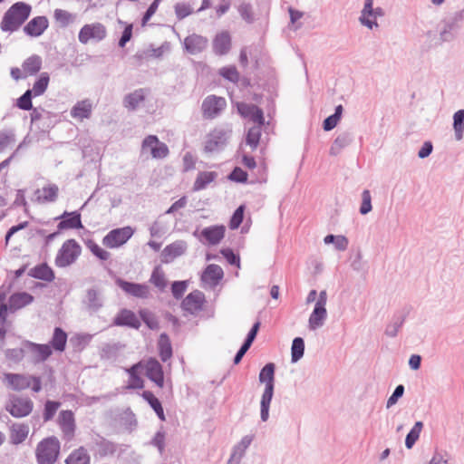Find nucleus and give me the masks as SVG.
I'll use <instances>...</instances> for the list:
<instances>
[{
    "instance_id": "c85d7f7f",
    "label": "nucleus",
    "mask_w": 464,
    "mask_h": 464,
    "mask_svg": "<svg viewBox=\"0 0 464 464\" xmlns=\"http://www.w3.org/2000/svg\"><path fill=\"white\" fill-rule=\"evenodd\" d=\"M5 380L7 382L8 386L15 392H21L31 386L29 376L27 377L22 373L6 372L5 373Z\"/></svg>"
},
{
    "instance_id": "3c124183",
    "label": "nucleus",
    "mask_w": 464,
    "mask_h": 464,
    "mask_svg": "<svg viewBox=\"0 0 464 464\" xmlns=\"http://www.w3.org/2000/svg\"><path fill=\"white\" fill-rule=\"evenodd\" d=\"M324 242L325 245L333 244L338 251H344L347 249L349 241L345 236L328 234L324 237Z\"/></svg>"
},
{
    "instance_id": "2eb2a0df",
    "label": "nucleus",
    "mask_w": 464,
    "mask_h": 464,
    "mask_svg": "<svg viewBox=\"0 0 464 464\" xmlns=\"http://www.w3.org/2000/svg\"><path fill=\"white\" fill-rule=\"evenodd\" d=\"M227 101L223 97L208 95L202 102L203 115L206 119H215L226 108Z\"/></svg>"
},
{
    "instance_id": "a18cd8bd",
    "label": "nucleus",
    "mask_w": 464,
    "mask_h": 464,
    "mask_svg": "<svg viewBox=\"0 0 464 464\" xmlns=\"http://www.w3.org/2000/svg\"><path fill=\"white\" fill-rule=\"evenodd\" d=\"M276 87L277 80L273 71L268 72L267 79L265 81L256 75V88L258 90L266 91L272 95L276 92Z\"/></svg>"
},
{
    "instance_id": "6ab92c4d",
    "label": "nucleus",
    "mask_w": 464,
    "mask_h": 464,
    "mask_svg": "<svg viewBox=\"0 0 464 464\" xmlns=\"http://www.w3.org/2000/svg\"><path fill=\"white\" fill-rule=\"evenodd\" d=\"M146 148L150 150V155L153 159H164L169 153L167 144L160 141L156 135H148L142 140V149Z\"/></svg>"
},
{
    "instance_id": "680f3d73",
    "label": "nucleus",
    "mask_w": 464,
    "mask_h": 464,
    "mask_svg": "<svg viewBox=\"0 0 464 464\" xmlns=\"http://www.w3.org/2000/svg\"><path fill=\"white\" fill-rule=\"evenodd\" d=\"M227 179L232 182L239 184H247L248 173L246 170H244L241 167L236 166L228 173Z\"/></svg>"
},
{
    "instance_id": "864d4df0",
    "label": "nucleus",
    "mask_w": 464,
    "mask_h": 464,
    "mask_svg": "<svg viewBox=\"0 0 464 464\" xmlns=\"http://www.w3.org/2000/svg\"><path fill=\"white\" fill-rule=\"evenodd\" d=\"M150 282L160 291H163L166 288L168 282L160 265L153 268Z\"/></svg>"
},
{
    "instance_id": "c03bdc74",
    "label": "nucleus",
    "mask_w": 464,
    "mask_h": 464,
    "mask_svg": "<svg viewBox=\"0 0 464 464\" xmlns=\"http://www.w3.org/2000/svg\"><path fill=\"white\" fill-rule=\"evenodd\" d=\"M24 71L29 75H36L42 69V58L33 54L25 59L22 64Z\"/></svg>"
},
{
    "instance_id": "49530a36",
    "label": "nucleus",
    "mask_w": 464,
    "mask_h": 464,
    "mask_svg": "<svg viewBox=\"0 0 464 464\" xmlns=\"http://www.w3.org/2000/svg\"><path fill=\"white\" fill-rule=\"evenodd\" d=\"M92 114V104L89 101L78 102L71 111V115L73 118L89 119Z\"/></svg>"
},
{
    "instance_id": "dca6fc26",
    "label": "nucleus",
    "mask_w": 464,
    "mask_h": 464,
    "mask_svg": "<svg viewBox=\"0 0 464 464\" xmlns=\"http://www.w3.org/2000/svg\"><path fill=\"white\" fill-rule=\"evenodd\" d=\"M145 375L159 388L164 387V371L161 363L155 357H149L144 363Z\"/></svg>"
},
{
    "instance_id": "5701e85b",
    "label": "nucleus",
    "mask_w": 464,
    "mask_h": 464,
    "mask_svg": "<svg viewBox=\"0 0 464 464\" xmlns=\"http://www.w3.org/2000/svg\"><path fill=\"white\" fill-rule=\"evenodd\" d=\"M143 361H140L126 369V372L129 374V381L126 389L140 390L144 388V380L140 376V371L143 370Z\"/></svg>"
},
{
    "instance_id": "f03ea898",
    "label": "nucleus",
    "mask_w": 464,
    "mask_h": 464,
    "mask_svg": "<svg viewBox=\"0 0 464 464\" xmlns=\"http://www.w3.org/2000/svg\"><path fill=\"white\" fill-rule=\"evenodd\" d=\"M32 5L19 1L13 4L4 14L0 24L3 32L17 31L30 17Z\"/></svg>"
},
{
    "instance_id": "aec40b11",
    "label": "nucleus",
    "mask_w": 464,
    "mask_h": 464,
    "mask_svg": "<svg viewBox=\"0 0 464 464\" xmlns=\"http://www.w3.org/2000/svg\"><path fill=\"white\" fill-rule=\"evenodd\" d=\"M49 27V20L45 15L33 17L23 28L25 35L33 38L40 37Z\"/></svg>"
},
{
    "instance_id": "1a4fd4ad",
    "label": "nucleus",
    "mask_w": 464,
    "mask_h": 464,
    "mask_svg": "<svg viewBox=\"0 0 464 464\" xmlns=\"http://www.w3.org/2000/svg\"><path fill=\"white\" fill-rule=\"evenodd\" d=\"M207 303L205 294L200 290H193L181 301L180 308L187 314L196 315L204 309Z\"/></svg>"
},
{
    "instance_id": "393cba45",
    "label": "nucleus",
    "mask_w": 464,
    "mask_h": 464,
    "mask_svg": "<svg viewBox=\"0 0 464 464\" xmlns=\"http://www.w3.org/2000/svg\"><path fill=\"white\" fill-rule=\"evenodd\" d=\"M411 310V306L406 305L401 312L395 313L392 316V322L386 326L384 334L392 338L396 337Z\"/></svg>"
},
{
    "instance_id": "8fccbe9b",
    "label": "nucleus",
    "mask_w": 464,
    "mask_h": 464,
    "mask_svg": "<svg viewBox=\"0 0 464 464\" xmlns=\"http://www.w3.org/2000/svg\"><path fill=\"white\" fill-rule=\"evenodd\" d=\"M453 130L455 133V140H461L464 134V109H460L453 114Z\"/></svg>"
},
{
    "instance_id": "774afa93",
    "label": "nucleus",
    "mask_w": 464,
    "mask_h": 464,
    "mask_svg": "<svg viewBox=\"0 0 464 464\" xmlns=\"http://www.w3.org/2000/svg\"><path fill=\"white\" fill-rule=\"evenodd\" d=\"M219 253L223 256V257L227 260V262L234 266H240V256L231 247H223L219 250Z\"/></svg>"
},
{
    "instance_id": "09e8293b",
    "label": "nucleus",
    "mask_w": 464,
    "mask_h": 464,
    "mask_svg": "<svg viewBox=\"0 0 464 464\" xmlns=\"http://www.w3.org/2000/svg\"><path fill=\"white\" fill-rule=\"evenodd\" d=\"M304 340L303 337H295L291 345V362L295 363L299 362L304 354Z\"/></svg>"
},
{
    "instance_id": "de8ad7c7",
    "label": "nucleus",
    "mask_w": 464,
    "mask_h": 464,
    "mask_svg": "<svg viewBox=\"0 0 464 464\" xmlns=\"http://www.w3.org/2000/svg\"><path fill=\"white\" fill-rule=\"evenodd\" d=\"M50 75L46 72H41L34 82L33 88L29 89L37 97L43 95L49 85Z\"/></svg>"
},
{
    "instance_id": "423d86ee",
    "label": "nucleus",
    "mask_w": 464,
    "mask_h": 464,
    "mask_svg": "<svg viewBox=\"0 0 464 464\" xmlns=\"http://www.w3.org/2000/svg\"><path fill=\"white\" fill-rule=\"evenodd\" d=\"M34 409V402L29 397H19L9 394L5 410L14 418H24L30 415Z\"/></svg>"
},
{
    "instance_id": "f257e3e1",
    "label": "nucleus",
    "mask_w": 464,
    "mask_h": 464,
    "mask_svg": "<svg viewBox=\"0 0 464 464\" xmlns=\"http://www.w3.org/2000/svg\"><path fill=\"white\" fill-rule=\"evenodd\" d=\"M276 369L274 362L266 363L260 370L258 381L265 384V389L260 400V419L263 422L269 419V410L275 392Z\"/></svg>"
},
{
    "instance_id": "4c0bfd02",
    "label": "nucleus",
    "mask_w": 464,
    "mask_h": 464,
    "mask_svg": "<svg viewBox=\"0 0 464 464\" xmlns=\"http://www.w3.org/2000/svg\"><path fill=\"white\" fill-rule=\"evenodd\" d=\"M138 317L140 323H143L150 330L157 331L160 329V323L156 314L148 308H140Z\"/></svg>"
},
{
    "instance_id": "9b49d317",
    "label": "nucleus",
    "mask_w": 464,
    "mask_h": 464,
    "mask_svg": "<svg viewBox=\"0 0 464 464\" xmlns=\"http://www.w3.org/2000/svg\"><path fill=\"white\" fill-rule=\"evenodd\" d=\"M53 220H59L57 229L60 233L64 230L83 228L80 210L71 212L64 210L60 216L55 217Z\"/></svg>"
},
{
    "instance_id": "0eeeda50",
    "label": "nucleus",
    "mask_w": 464,
    "mask_h": 464,
    "mask_svg": "<svg viewBox=\"0 0 464 464\" xmlns=\"http://www.w3.org/2000/svg\"><path fill=\"white\" fill-rule=\"evenodd\" d=\"M464 21V8L455 12L451 16L442 20L443 28L440 32L441 43L451 42L457 37L458 31Z\"/></svg>"
},
{
    "instance_id": "4468645a",
    "label": "nucleus",
    "mask_w": 464,
    "mask_h": 464,
    "mask_svg": "<svg viewBox=\"0 0 464 464\" xmlns=\"http://www.w3.org/2000/svg\"><path fill=\"white\" fill-rule=\"evenodd\" d=\"M111 325L139 330L141 323L135 312L128 308H121L113 317Z\"/></svg>"
},
{
    "instance_id": "2f4dec72",
    "label": "nucleus",
    "mask_w": 464,
    "mask_h": 464,
    "mask_svg": "<svg viewBox=\"0 0 464 464\" xmlns=\"http://www.w3.org/2000/svg\"><path fill=\"white\" fill-rule=\"evenodd\" d=\"M354 136L350 130L341 132L334 140L329 153L332 156H337L341 150L348 147L353 141Z\"/></svg>"
},
{
    "instance_id": "58836bf2",
    "label": "nucleus",
    "mask_w": 464,
    "mask_h": 464,
    "mask_svg": "<svg viewBox=\"0 0 464 464\" xmlns=\"http://www.w3.org/2000/svg\"><path fill=\"white\" fill-rule=\"evenodd\" d=\"M218 177L216 171H199L193 184V190L199 191L205 189Z\"/></svg>"
},
{
    "instance_id": "a19ab883",
    "label": "nucleus",
    "mask_w": 464,
    "mask_h": 464,
    "mask_svg": "<svg viewBox=\"0 0 464 464\" xmlns=\"http://www.w3.org/2000/svg\"><path fill=\"white\" fill-rule=\"evenodd\" d=\"M262 126L263 125H254L250 127L246 133L245 142L252 150H256L259 146L262 136Z\"/></svg>"
},
{
    "instance_id": "ea45409f",
    "label": "nucleus",
    "mask_w": 464,
    "mask_h": 464,
    "mask_svg": "<svg viewBox=\"0 0 464 464\" xmlns=\"http://www.w3.org/2000/svg\"><path fill=\"white\" fill-rule=\"evenodd\" d=\"M91 457L87 450L81 446L72 450L65 459V464H90Z\"/></svg>"
},
{
    "instance_id": "603ef678",
    "label": "nucleus",
    "mask_w": 464,
    "mask_h": 464,
    "mask_svg": "<svg viewBox=\"0 0 464 464\" xmlns=\"http://www.w3.org/2000/svg\"><path fill=\"white\" fill-rule=\"evenodd\" d=\"M5 356L6 361L14 362L15 364L20 363L25 356V348L24 345V340L21 342V346L18 348H7L5 351Z\"/></svg>"
},
{
    "instance_id": "20e7f679",
    "label": "nucleus",
    "mask_w": 464,
    "mask_h": 464,
    "mask_svg": "<svg viewBox=\"0 0 464 464\" xmlns=\"http://www.w3.org/2000/svg\"><path fill=\"white\" fill-rule=\"evenodd\" d=\"M232 137V129L215 127L206 136L203 150L207 154L220 152L226 149Z\"/></svg>"
},
{
    "instance_id": "052dcab7",
    "label": "nucleus",
    "mask_w": 464,
    "mask_h": 464,
    "mask_svg": "<svg viewBox=\"0 0 464 464\" xmlns=\"http://www.w3.org/2000/svg\"><path fill=\"white\" fill-rule=\"evenodd\" d=\"M34 97L36 96L28 89L16 99L14 106L23 111H30L34 107L32 100Z\"/></svg>"
},
{
    "instance_id": "473e14b6",
    "label": "nucleus",
    "mask_w": 464,
    "mask_h": 464,
    "mask_svg": "<svg viewBox=\"0 0 464 464\" xmlns=\"http://www.w3.org/2000/svg\"><path fill=\"white\" fill-rule=\"evenodd\" d=\"M59 425L65 435H73L75 431V418L71 410H63L58 416Z\"/></svg>"
},
{
    "instance_id": "cd10ccee",
    "label": "nucleus",
    "mask_w": 464,
    "mask_h": 464,
    "mask_svg": "<svg viewBox=\"0 0 464 464\" xmlns=\"http://www.w3.org/2000/svg\"><path fill=\"white\" fill-rule=\"evenodd\" d=\"M34 300V297L27 292H15L8 298V308L11 310V313H14L17 310L32 304Z\"/></svg>"
},
{
    "instance_id": "6e6d98bb",
    "label": "nucleus",
    "mask_w": 464,
    "mask_h": 464,
    "mask_svg": "<svg viewBox=\"0 0 464 464\" xmlns=\"http://www.w3.org/2000/svg\"><path fill=\"white\" fill-rule=\"evenodd\" d=\"M118 420L121 425L130 430H132L138 425L136 416L130 407L119 414Z\"/></svg>"
},
{
    "instance_id": "79ce46f5",
    "label": "nucleus",
    "mask_w": 464,
    "mask_h": 464,
    "mask_svg": "<svg viewBox=\"0 0 464 464\" xmlns=\"http://www.w3.org/2000/svg\"><path fill=\"white\" fill-rule=\"evenodd\" d=\"M99 440L95 442L98 447V454L101 458L107 457L109 455L112 456L115 454L118 449V444L111 441L100 435H98Z\"/></svg>"
},
{
    "instance_id": "bf43d9fd",
    "label": "nucleus",
    "mask_w": 464,
    "mask_h": 464,
    "mask_svg": "<svg viewBox=\"0 0 464 464\" xmlns=\"http://www.w3.org/2000/svg\"><path fill=\"white\" fill-rule=\"evenodd\" d=\"M218 74L232 83H237L240 80V74L235 65H228L220 68Z\"/></svg>"
},
{
    "instance_id": "e433bc0d",
    "label": "nucleus",
    "mask_w": 464,
    "mask_h": 464,
    "mask_svg": "<svg viewBox=\"0 0 464 464\" xmlns=\"http://www.w3.org/2000/svg\"><path fill=\"white\" fill-rule=\"evenodd\" d=\"M29 426L25 423H14L10 428V440L14 445L22 444L27 438Z\"/></svg>"
},
{
    "instance_id": "5fc2aeb1",
    "label": "nucleus",
    "mask_w": 464,
    "mask_h": 464,
    "mask_svg": "<svg viewBox=\"0 0 464 464\" xmlns=\"http://www.w3.org/2000/svg\"><path fill=\"white\" fill-rule=\"evenodd\" d=\"M423 426V422L418 420L414 423L413 427L407 433L405 438V447L408 450L411 449L419 440Z\"/></svg>"
},
{
    "instance_id": "72a5a7b5",
    "label": "nucleus",
    "mask_w": 464,
    "mask_h": 464,
    "mask_svg": "<svg viewBox=\"0 0 464 464\" xmlns=\"http://www.w3.org/2000/svg\"><path fill=\"white\" fill-rule=\"evenodd\" d=\"M89 311L97 313L103 306V297L99 289L92 287L86 292V300L83 301Z\"/></svg>"
},
{
    "instance_id": "4be33fe9",
    "label": "nucleus",
    "mask_w": 464,
    "mask_h": 464,
    "mask_svg": "<svg viewBox=\"0 0 464 464\" xmlns=\"http://www.w3.org/2000/svg\"><path fill=\"white\" fill-rule=\"evenodd\" d=\"M208 43L207 37L192 34L184 39L183 46L188 53L194 55L202 53L207 48Z\"/></svg>"
},
{
    "instance_id": "a211bd4d",
    "label": "nucleus",
    "mask_w": 464,
    "mask_h": 464,
    "mask_svg": "<svg viewBox=\"0 0 464 464\" xmlns=\"http://www.w3.org/2000/svg\"><path fill=\"white\" fill-rule=\"evenodd\" d=\"M226 227L224 225H212L204 227L201 231V243L207 246H217L225 237Z\"/></svg>"
},
{
    "instance_id": "338daca9",
    "label": "nucleus",
    "mask_w": 464,
    "mask_h": 464,
    "mask_svg": "<svg viewBox=\"0 0 464 464\" xmlns=\"http://www.w3.org/2000/svg\"><path fill=\"white\" fill-rule=\"evenodd\" d=\"M188 286V281L187 280H177L173 281L170 285L172 296L176 300H179L183 297L187 288Z\"/></svg>"
},
{
    "instance_id": "a878e982",
    "label": "nucleus",
    "mask_w": 464,
    "mask_h": 464,
    "mask_svg": "<svg viewBox=\"0 0 464 464\" xmlns=\"http://www.w3.org/2000/svg\"><path fill=\"white\" fill-rule=\"evenodd\" d=\"M224 277V271L221 266L216 264L208 265L203 270L200 280L211 286L218 285Z\"/></svg>"
},
{
    "instance_id": "bb28decb",
    "label": "nucleus",
    "mask_w": 464,
    "mask_h": 464,
    "mask_svg": "<svg viewBox=\"0 0 464 464\" xmlns=\"http://www.w3.org/2000/svg\"><path fill=\"white\" fill-rule=\"evenodd\" d=\"M27 275L30 277L47 283H51L55 279V273L47 262H42L34 266L28 271Z\"/></svg>"
},
{
    "instance_id": "6e6552de",
    "label": "nucleus",
    "mask_w": 464,
    "mask_h": 464,
    "mask_svg": "<svg viewBox=\"0 0 464 464\" xmlns=\"http://www.w3.org/2000/svg\"><path fill=\"white\" fill-rule=\"evenodd\" d=\"M135 233L130 226L113 228L102 238V244L108 248H118L126 244Z\"/></svg>"
},
{
    "instance_id": "7c9ffc66",
    "label": "nucleus",
    "mask_w": 464,
    "mask_h": 464,
    "mask_svg": "<svg viewBox=\"0 0 464 464\" xmlns=\"http://www.w3.org/2000/svg\"><path fill=\"white\" fill-rule=\"evenodd\" d=\"M67 340V333L62 327L55 326L53 329V335L49 343L46 344L50 345L53 351L63 353L66 349Z\"/></svg>"
},
{
    "instance_id": "f3484780",
    "label": "nucleus",
    "mask_w": 464,
    "mask_h": 464,
    "mask_svg": "<svg viewBox=\"0 0 464 464\" xmlns=\"http://www.w3.org/2000/svg\"><path fill=\"white\" fill-rule=\"evenodd\" d=\"M24 345L25 353H31L34 355L32 358L34 363L44 362L53 354L51 346L46 343H37L29 340H24Z\"/></svg>"
},
{
    "instance_id": "0e129e2a",
    "label": "nucleus",
    "mask_w": 464,
    "mask_h": 464,
    "mask_svg": "<svg viewBox=\"0 0 464 464\" xmlns=\"http://www.w3.org/2000/svg\"><path fill=\"white\" fill-rule=\"evenodd\" d=\"M245 209V205H240L235 209L228 222L230 229L235 230L241 226L244 220Z\"/></svg>"
},
{
    "instance_id": "ddd939ff",
    "label": "nucleus",
    "mask_w": 464,
    "mask_h": 464,
    "mask_svg": "<svg viewBox=\"0 0 464 464\" xmlns=\"http://www.w3.org/2000/svg\"><path fill=\"white\" fill-rule=\"evenodd\" d=\"M237 112L243 118L252 121L256 125L265 124L264 111L257 105L238 102L236 103Z\"/></svg>"
},
{
    "instance_id": "e2e57ef3",
    "label": "nucleus",
    "mask_w": 464,
    "mask_h": 464,
    "mask_svg": "<svg viewBox=\"0 0 464 464\" xmlns=\"http://www.w3.org/2000/svg\"><path fill=\"white\" fill-rule=\"evenodd\" d=\"M61 406L58 401L47 400L44 405L43 419L44 422L50 421L53 419L57 410Z\"/></svg>"
},
{
    "instance_id": "f704fd0d",
    "label": "nucleus",
    "mask_w": 464,
    "mask_h": 464,
    "mask_svg": "<svg viewBox=\"0 0 464 464\" xmlns=\"http://www.w3.org/2000/svg\"><path fill=\"white\" fill-rule=\"evenodd\" d=\"M158 352L163 362H168L173 355L170 338L167 333H161L158 339Z\"/></svg>"
},
{
    "instance_id": "39448f33",
    "label": "nucleus",
    "mask_w": 464,
    "mask_h": 464,
    "mask_svg": "<svg viewBox=\"0 0 464 464\" xmlns=\"http://www.w3.org/2000/svg\"><path fill=\"white\" fill-rule=\"evenodd\" d=\"M81 253V245L74 238L67 239L58 250L54 264L60 268L70 266L76 262Z\"/></svg>"
},
{
    "instance_id": "c756f323",
    "label": "nucleus",
    "mask_w": 464,
    "mask_h": 464,
    "mask_svg": "<svg viewBox=\"0 0 464 464\" xmlns=\"http://www.w3.org/2000/svg\"><path fill=\"white\" fill-rule=\"evenodd\" d=\"M384 14L385 12L383 8H374L373 5H372V10H368V12H366L365 9L362 10L359 21L363 26H366L369 29H372L373 27H378L376 18L384 16Z\"/></svg>"
},
{
    "instance_id": "13d9d810",
    "label": "nucleus",
    "mask_w": 464,
    "mask_h": 464,
    "mask_svg": "<svg viewBox=\"0 0 464 464\" xmlns=\"http://www.w3.org/2000/svg\"><path fill=\"white\" fill-rule=\"evenodd\" d=\"M85 245L99 260L107 261L110 258L111 253L101 247L93 239H88Z\"/></svg>"
},
{
    "instance_id": "4d7b16f0",
    "label": "nucleus",
    "mask_w": 464,
    "mask_h": 464,
    "mask_svg": "<svg viewBox=\"0 0 464 464\" xmlns=\"http://www.w3.org/2000/svg\"><path fill=\"white\" fill-rule=\"evenodd\" d=\"M92 339V335L90 334H75L71 337L70 343L74 351L81 352L90 343Z\"/></svg>"
},
{
    "instance_id": "c9c22d12",
    "label": "nucleus",
    "mask_w": 464,
    "mask_h": 464,
    "mask_svg": "<svg viewBox=\"0 0 464 464\" xmlns=\"http://www.w3.org/2000/svg\"><path fill=\"white\" fill-rule=\"evenodd\" d=\"M327 318L326 307L314 306V309L309 316L308 328L314 331L322 327Z\"/></svg>"
},
{
    "instance_id": "412c9836",
    "label": "nucleus",
    "mask_w": 464,
    "mask_h": 464,
    "mask_svg": "<svg viewBox=\"0 0 464 464\" xmlns=\"http://www.w3.org/2000/svg\"><path fill=\"white\" fill-rule=\"evenodd\" d=\"M188 244L184 240H176L167 245L160 253V261L163 264H169L175 258L185 254Z\"/></svg>"
},
{
    "instance_id": "37998d69",
    "label": "nucleus",
    "mask_w": 464,
    "mask_h": 464,
    "mask_svg": "<svg viewBox=\"0 0 464 464\" xmlns=\"http://www.w3.org/2000/svg\"><path fill=\"white\" fill-rule=\"evenodd\" d=\"M145 100L143 89H137L134 92L125 95L123 103L129 110L134 111L139 104Z\"/></svg>"
},
{
    "instance_id": "f8f14e48",
    "label": "nucleus",
    "mask_w": 464,
    "mask_h": 464,
    "mask_svg": "<svg viewBox=\"0 0 464 464\" xmlns=\"http://www.w3.org/2000/svg\"><path fill=\"white\" fill-rule=\"evenodd\" d=\"M115 285L125 294L136 298L144 299L147 298L150 294L149 286L144 283L131 282L117 276L115 278Z\"/></svg>"
},
{
    "instance_id": "9d476101",
    "label": "nucleus",
    "mask_w": 464,
    "mask_h": 464,
    "mask_svg": "<svg viewBox=\"0 0 464 464\" xmlns=\"http://www.w3.org/2000/svg\"><path fill=\"white\" fill-rule=\"evenodd\" d=\"M107 35L106 27L102 23L84 24L79 32V42L86 44L90 40L100 42Z\"/></svg>"
},
{
    "instance_id": "69168bd1",
    "label": "nucleus",
    "mask_w": 464,
    "mask_h": 464,
    "mask_svg": "<svg viewBox=\"0 0 464 464\" xmlns=\"http://www.w3.org/2000/svg\"><path fill=\"white\" fill-rule=\"evenodd\" d=\"M44 196L38 197V201L54 202L58 198L59 188L56 184H49L43 188Z\"/></svg>"
},
{
    "instance_id": "7ed1b4c3",
    "label": "nucleus",
    "mask_w": 464,
    "mask_h": 464,
    "mask_svg": "<svg viewBox=\"0 0 464 464\" xmlns=\"http://www.w3.org/2000/svg\"><path fill=\"white\" fill-rule=\"evenodd\" d=\"M61 450L60 440L55 436L43 439L36 446L37 464H55Z\"/></svg>"
},
{
    "instance_id": "b1692460",
    "label": "nucleus",
    "mask_w": 464,
    "mask_h": 464,
    "mask_svg": "<svg viewBox=\"0 0 464 464\" xmlns=\"http://www.w3.org/2000/svg\"><path fill=\"white\" fill-rule=\"evenodd\" d=\"M232 42L227 31H222L215 35L212 41L213 52L216 55L223 56L229 53Z\"/></svg>"
}]
</instances>
